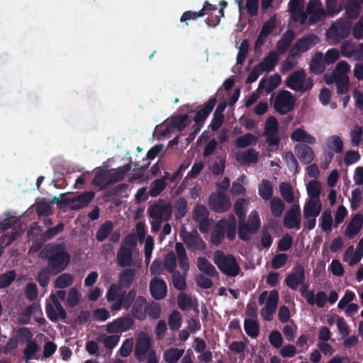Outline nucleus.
I'll list each match as a JSON object with an SVG mask.
<instances>
[{
    "instance_id": "21",
    "label": "nucleus",
    "mask_w": 363,
    "mask_h": 363,
    "mask_svg": "<svg viewBox=\"0 0 363 363\" xmlns=\"http://www.w3.org/2000/svg\"><path fill=\"white\" fill-rule=\"evenodd\" d=\"M147 306L145 298L142 296H138L131 308L133 316L139 320H145L147 315Z\"/></svg>"
},
{
    "instance_id": "3",
    "label": "nucleus",
    "mask_w": 363,
    "mask_h": 363,
    "mask_svg": "<svg viewBox=\"0 0 363 363\" xmlns=\"http://www.w3.org/2000/svg\"><path fill=\"white\" fill-rule=\"evenodd\" d=\"M285 85L295 91L306 92L310 91L313 86V79L311 77L306 79V71L303 69L294 71L285 80Z\"/></svg>"
},
{
    "instance_id": "33",
    "label": "nucleus",
    "mask_w": 363,
    "mask_h": 363,
    "mask_svg": "<svg viewBox=\"0 0 363 363\" xmlns=\"http://www.w3.org/2000/svg\"><path fill=\"white\" fill-rule=\"evenodd\" d=\"M197 267L200 272L211 277L218 275L215 267L205 257H200L197 259Z\"/></svg>"
},
{
    "instance_id": "58",
    "label": "nucleus",
    "mask_w": 363,
    "mask_h": 363,
    "mask_svg": "<svg viewBox=\"0 0 363 363\" xmlns=\"http://www.w3.org/2000/svg\"><path fill=\"white\" fill-rule=\"evenodd\" d=\"M136 296V291L134 289L130 290L128 293L123 291L120 299L123 305V308L128 309L134 302Z\"/></svg>"
},
{
    "instance_id": "37",
    "label": "nucleus",
    "mask_w": 363,
    "mask_h": 363,
    "mask_svg": "<svg viewBox=\"0 0 363 363\" xmlns=\"http://www.w3.org/2000/svg\"><path fill=\"white\" fill-rule=\"evenodd\" d=\"M131 169V164L130 163H128L124 164L122 167H120L115 169L113 173H110V179H109V184H114L118 182L122 181L124 178L125 174Z\"/></svg>"
},
{
    "instance_id": "9",
    "label": "nucleus",
    "mask_w": 363,
    "mask_h": 363,
    "mask_svg": "<svg viewBox=\"0 0 363 363\" xmlns=\"http://www.w3.org/2000/svg\"><path fill=\"white\" fill-rule=\"evenodd\" d=\"M134 323L133 318L130 314H127L108 323L106 331L110 334L122 333L130 330Z\"/></svg>"
},
{
    "instance_id": "1",
    "label": "nucleus",
    "mask_w": 363,
    "mask_h": 363,
    "mask_svg": "<svg viewBox=\"0 0 363 363\" xmlns=\"http://www.w3.org/2000/svg\"><path fill=\"white\" fill-rule=\"evenodd\" d=\"M42 252L48 261V266L52 270V274L57 275L63 272L70 262V255L65 245L57 242L47 245Z\"/></svg>"
},
{
    "instance_id": "30",
    "label": "nucleus",
    "mask_w": 363,
    "mask_h": 363,
    "mask_svg": "<svg viewBox=\"0 0 363 363\" xmlns=\"http://www.w3.org/2000/svg\"><path fill=\"white\" fill-rule=\"evenodd\" d=\"M291 139L293 141L299 143H306L308 144L313 145L315 143L316 140L315 137L308 133L303 128L295 129L291 135Z\"/></svg>"
},
{
    "instance_id": "31",
    "label": "nucleus",
    "mask_w": 363,
    "mask_h": 363,
    "mask_svg": "<svg viewBox=\"0 0 363 363\" xmlns=\"http://www.w3.org/2000/svg\"><path fill=\"white\" fill-rule=\"evenodd\" d=\"M279 60V55L276 52H270L261 62L257 64L263 72H270L274 69Z\"/></svg>"
},
{
    "instance_id": "43",
    "label": "nucleus",
    "mask_w": 363,
    "mask_h": 363,
    "mask_svg": "<svg viewBox=\"0 0 363 363\" xmlns=\"http://www.w3.org/2000/svg\"><path fill=\"white\" fill-rule=\"evenodd\" d=\"M184 350L177 347H171L164 353V359L167 363H176L184 354Z\"/></svg>"
},
{
    "instance_id": "60",
    "label": "nucleus",
    "mask_w": 363,
    "mask_h": 363,
    "mask_svg": "<svg viewBox=\"0 0 363 363\" xmlns=\"http://www.w3.org/2000/svg\"><path fill=\"white\" fill-rule=\"evenodd\" d=\"M351 144L354 147H358L362 141L363 135V128L360 125H355L350 132Z\"/></svg>"
},
{
    "instance_id": "34",
    "label": "nucleus",
    "mask_w": 363,
    "mask_h": 363,
    "mask_svg": "<svg viewBox=\"0 0 363 363\" xmlns=\"http://www.w3.org/2000/svg\"><path fill=\"white\" fill-rule=\"evenodd\" d=\"M325 147L328 150L339 154L343 150V141L339 135H330L326 138Z\"/></svg>"
},
{
    "instance_id": "48",
    "label": "nucleus",
    "mask_w": 363,
    "mask_h": 363,
    "mask_svg": "<svg viewBox=\"0 0 363 363\" xmlns=\"http://www.w3.org/2000/svg\"><path fill=\"white\" fill-rule=\"evenodd\" d=\"M182 316L179 311L174 310L169 316L168 323L170 330L175 332L177 331L182 325Z\"/></svg>"
},
{
    "instance_id": "63",
    "label": "nucleus",
    "mask_w": 363,
    "mask_h": 363,
    "mask_svg": "<svg viewBox=\"0 0 363 363\" xmlns=\"http://www.w3.org/2000/svg\"><path fill=\"white\" fill-rule=\"evenodd\" d=\"M340 53L345 57L356 55L354 45L350 40L345 41L340 46Z\"/></svg>"
},
{
    "instance_id": "49",
    "label": "nucleus",
    "mask_w": 363,
    "mask_h": 363,
    "mask_svg": "<svg viewBox=\"0 0 363 363\" xmlns=\"http://www.w3.org/2000/svg\"><path fill=\"white\" fill-rule=\"evenodd\" d=\"M281 196L289 203L294 201V195L291 184L288 182H282L279 186Z\"/></svg>"
},
{
    "instance_id": "54",
    "label": "nucleus",
    "mask_w": 363,
    "mask_h": 363,
    "mask_svg": "<svg viewBox=\"0 0 363 363\" xmlns=\"http://www.w3.org/2000/svg\"><path fill=\"white\" fill-rule=\"evenodd\" d=\"M73 277L70 274H62L55 281L54 286L57 289H64L72 284Z\"/></svg>"
},
{
    "instance_id": "47",
    "label": "nucleus",
    "mask_w": 363,
    "mask_h": 363,
    "mask_svg": "<svg viewBox=\"0 0 363 363\" xmlns=\"http://www.w3.org/2000/svg\"><path fill=\"white\" fill-rule=\"evenodd\" d=\"M279 132V122L274 116H269L265 122L264 135H276Z\"/></svg>"
},
{
    "instance_id": "64",
    "label": "nucleus",
    "mask_w": 363,
    "mask_h": 363,
    "mask_svg": "<svg viewBox=\"0 0 363 363\" xmlns=\"http://www.w3.org/2000/svg\"><path fill=\"white\" fill-rule=\"evenodd\" d=\"M80 298L81 295L78 290L76 288L72 287L69 291L67 298V304L69 307H74L79 304Z\"/></svg>"
},
{
    "instance_id": "50",
    "label": "nucleus",
    "mask_w": 363,
    "mask_h": 363,
    "mask_svg": "<svg viewBox=\"0 0 363 363\" xmlns=\"http://www.w3.org/2000/svg\"><path fill=\"white\" fill-rule=\"evenodd\" d=\"M51 274H52V270L48 266L38 272L37 281L41 287H46L48 285Z\"/></svg>"
},
{
    "instance_id": "23",
    "label": "nucleus",
    "mask_w": 363,
    "mask_h": 363,
    "mask_svg": "<svg viewBox=\"0 0 363 363\" xmlns=\"http://www.w3.org/2000/svg\"><path fill=\"white\" fill-rule=\"evenodd\" d=\"M117 264L123 268L132 265L133 250L130 247L121 246L116 256Z\"/></svg>"
},
{
    "instance_id": "39",
    "label": "nucleus",
    "mask_w": 363,
    "mask_h": 363,
    "mask_svg": "<svg viewBox=\"0 0 363 363\" xmlns=\"http://www.w3.org/2000/svg\"><path fill=\"white\" fill-rule=\"evenodd\" d=\"M174 208L175 210L174 216L176 220H181L186 216L188 211L186 200L183 197L179 198L176 200Z\"/></svg>"
},
{
    "instance_id": "25",
    "label": "nucleus",
    "mask_w": 363,
    "mask_h": 363,
    "mask_svg": "<svg viewBox=\"0 0 363 363\" xmlns=\"http://www.w3.org/2000/svg\"><path fill=\"white\" fill-rule=\"evenodd\" d=\"M109 171L100 168L96 172L91 184L93 186L99 187L100 190H104L108 186L111 185V184H109Z\"/></svg>"
},
{
    "instance_id": "35",
    "label": "nucleus",
    "mask_w": 363,
    "mask_h": 363,
    "mask_svg": "<svg viewBox=\"0 0 363 363\" xmlns=\"http://www.w3.org/2000/svg\"><path fill=\"white\" fill-rule=\"evenodd\" d=\"M113 223L111 220H106L100 225L96 233V239L98 242L106 240L113 230Z\"/></svg>"
},
{
    "instance_id": "16",
    "label": "nucleus",
    "mask_w": 363,
    "mask_h": 363,
    "mask_svg": "<svg viewBox=\"0 0 363 363\" xmlns=\"http://www.w3.org/2000/svg\"><path fill=\"white\" fill-rule=\"evenodd\" d=\"M150 291L155 300L164 298L167 293L166 282L162 278L152 279L150 283Z\"/></svg>"
},
{
    "instance_id": "32",
    "label": "nucleus",
    "mask_w": 363,
    "mask_h": 363,
    "mask_svg": "<svg viewBox=\"0 0 363 363\" xmlns=\"http://www.w3.org/2000/svg\"><path fill=\"white\" fill-rule=\"evenodd\" d=\"M236 160L238 162L245 164H255L258 161V152L254 148H250L240 154H238Z\"/></svg>"
},
{
    "instance_id": "61",
    "label": "nucleus",
    "mask_w": 363,
    "mask_h": 363,
    "mask_svg": "<svg viewBox=\"0 0 363 363\" xmlns=\"http://www.w3.org/2000/svg\"><path fill=\"white\" fill-rule=\"evenodd\" d=\"M16 277L14 270H10L0 275V289L9 286L15 280Z\"/></svg>"
},
{
    "instance_id": "17",
    "label": "nucleus",
    "mask_w": 363,
    "mask_h": 363,
    "mask_svg": "<svg viewBox=\"0 0 363 363\" xmlns=\"http://www.w3.org/2000/svg\"><path fill=\"white\" fill-rule=\"evenodd\" d=\"M217 100L215 97H211L203 106H199L194 121L196 124H203L204 121L208 118L213 107L215 106Z\"/></svg>"
},
{
    "instance_id": "51",
    "label": "nucleus",
    "mask_w": 363,
    "mask_h": 363,
    "mask_svg": "<svg viewBox=\"0 0 363 363\" xmlns=\"http://www.w3.org/2000/svg\"><path fill=\"white\" fill-rule=\"evenodd\" d=\"M122 289L118 284H111L106 294V301L113 302L115 300L120 298Z\"/></svg>"
},
{
    "instance_id": "24",
    "label": "nucleus",
    "mask_w": 363,
    "mask_h": 363,
    "mask_svg": "<svg viewBox=\"0 0 363 363\" xmlns=\"http://www.w3.org/2000/svg\"><path fill=\"white\" fill-rule=\"evenodd\" d=\"M363 224V215L360 213H357L353 216L350 223H348L345 234L350 238H353L361 230Z\"/></svg>"
},
{
    "instance_id": "53",
    "label": "nucleus",
    "mask_w": 363,
    "mask_h": 363,
    "mask_svg": "<svg viewBox=\"0 0 363 363\" xmlns=\"http://www.w3.org/2000/svg\"><path fill=\"white\" fill-rule=\"evenodd\" d=\"M306 13L312 14L317 19H320L324 15L323 9L319 8V2L317 0H311L306 6Z\"/></svg>"
},
{
    "instance_id": "38",
    "label": "nucleus",
    "mask_w": 363,
    "mask_h": 363,
    "mask_svg": "<svg viewBox=\"0 0 363 363\" xmlns=\"http://www.w3.org/2000/svg\"><path fill=\"white\" fill-rule=\"evenodd\" d=\"M319 220V225L322 230L326 233H330L333 226V217L330 209L324 211Z\"/></svg>"
},
{
    "instance_id": "27",
    "label": "nucleus",
    "mask_w": 363,
    "mask_h": 363,
    "mask_svg": "<svg viewBox=\"0 0 363 363\" xmlns=\"http://www.w3.org/2000/svg\"><path fill=\"white\" fill-rule=\"evenodd\" d=\"M322 210V204L320 201H313L309 199L303 207V217L305 219L319 216Z\"/></svg>"
},
{
    "instance_id": "12",
    "label": "nucleus",
    "mask_w": 363,
    "mask_h": 363,
    "mask_svg": "<svg viewBox=\"0 0 363 363\" xmlns=\"http://www.w3.org/2000/svg\"><path fill=\"white\" fill-rule=\"evenodd\" d=\"M182 240L186 245L187 249L191 252L197 250L203 251L206 249V243L199 235L197 232L192 233L184 231L181 234Z\"/></svg>"
},
{
    "instance_id": "46",
    "label": "nucleus",
    "mask_w": 363,
    "mask_h": 363,
    "mask_svg": "<svg viewBox=\"0 0 363 363\" xmlns=\"http://www.w3.org/2000/svg\"><path fill=\"white\" fill-rule=\"evenodd\" d=\"M316 38V35L313 34L301 38L294 43L295 47L299 48L302 52H305L312 47L314 43V39Z\"/></svg>"
},
{
    "instance_id": "55",
    "label": "nucleus",
    "mask_w": 363,
    "mask_h": 363,
    "mask_svg": "<svg viewBox=\"0 0 363 363\" xmlns=\"http://www.w3.org/2000/svg\"><path fill=\"white\" fill-rule=\"evenodd\" d=\"M163 266L166 270L171 274L177 272V259L173 252H169L165 255L163 261Z\"/></svg>"
},
{
    "instance_id": "5",
    "label": "nucleus",
    "mask_w": 363,
    "mask_h": 363,
    "mask_svg": "<svg viewBox=\"0 0 363 363\" xmlns=\"http://www.w3.org/2000/svg\"><path fill=\"white\" fill-rule=\"evenodd\" d=\"M260 227V219L258 213L253 211L250 213L248 220H238V238L242 241H248L250 235L255 233Z\"/></svg>"
},
{
    "instance_id": "14",
    "label": "nucleus",
    "mask_w": 363,
    "mask_h": 363,
    "mask_svg": "<svg viewBox=\"0 0 363 363\" xmlns=\"http://www.w3.org/2000/svg\"><path fill=\"white\" fill-rule=\"evenodd\" d=\"M208 216L209 212L205 206L196 204L193 212V219L199 223V230L203 233L208 232L209 229Z\"/></svg>"
},
{
    "instance_id": "8",
    "label": "nucleus",
    "mask_w": 363,
    "mask_h": 363,
    "mask_svg": "<svg viewBox=\"0 0 363 363\" xmlns=\"http://www.w3.org/2000/svg\"><path fill=\"white\" fill-rule=\"evenodd\" d=\"M50 298L53 305L50 303H47L45 306V312L50 320L56 323L58 321L59 318L62 320L66 319V311L62 307L56 295L52 294Z\"/></svg>"
},
{
    "instance_id": "28",
    "label": "nucleus",
    "mask_w": 363,
    "mask_h": 363,
    "mask_svg": "<svg viewBox=\"0 0 363 363\" xmlns=\"http://www.w3.org/2000/svg\"><path fill=\"white\" fill-rule=\"evenodd\" d=\"M295 38V32L291 29H288L278 40L277 49L279 54H284L289 48L291 43Z\"/></svg>"
},
{
    "instance_id": "19",
    "label": "nucleus",
    "mask_w": 363,
    "mask_h": 363,
    "mask_svg": "<svg viewBox=\"0 0 363 363\" xmlns=\"http://www.w3.org/2000/svg\"><path fill=\"white\" fill-rule=\"evenodd\" d=\"M295 153L301 162L305 164H310L314 159L313 149L306 144H297L295 146Z\"/></svg>"
},
{
    "instance_id": "18",
    "label": "nucleus",
    "mask_w": 363,
    "mask_h": 363,
    "mask_svg": "<svg viewBox=\"0 0 363 363\" xmlns=\"http://www.w3.org/2000/svg\"><path fill=\"white\" fill-rule=\"evenodd\" d=\"M94 191L83 192L76 196L71 198L70 208L73 211H77L87 206L94 198Z\"/></svg>"
},
{
    "instance_id": "44",
    "label": "nucleus",
    "mask_w": 363,
    "mask_h": 363,
    "mask_svg": "<svg viewBox=\"0 0 363 363\" xmlns=\"http://www.w3.org/2000/svg\"><path fill=\"white\" fill-rule=\"evenodd\" d=\"M306 189L308 196L311 197L310 199H313V201H320V194L321 189L320 183L318 181H310L307 184Z\"/></svg>"
},
{
    "instance_id": "13",
    "label": "nucleus",
    "mask_w": 363,
    "mask_h": 363,
    "mask_svg": "<svg viewBox=\"0 0 363 363\" xmlns=\"http://www.w3.org/2000/svg\"><path fill=\"white\" fill-rule=\"evenodd\" d=\"M301 209L298 204L293 205L284 215L283 224L287 229H296L301 228Z\"/></svg>"
},
{
    "instance_id": "41",
    "label": "nucleus",
    "mask_w": 363,
    "mask_h": 363,
    "mask_svg": "<svg viewBox=\"0 0 363 363\" xmlns=\"http://www.w3.org/2000/svg\"><path fill=\"white\" fill-rule=\"evenodd\" d=\"M257 138L250 133H245L235 140V146L239 149L245 148L252 144H256Z\"/></svg>"
},
{
    "instance_id": "36",
    "label": "nucleus",
    "mask_w": 363,
    "mask_h": 363,
    "mask_svg": "<svg viewBox=\"0 0 363 363\" xmlns=\"http://www.w3.org/2000/svg\"><path fill=\"white\" fill-rule=\"evenodd\" d=\"M325 67L323 62L321 52L316 53L310 62V72L315 74H320L325 71Z\"/></svg>"
},
{
    "instance_id": "29",
    "label": "nucleus",
    "mask_w": 363,
    "mask_h": 363,
    "mask_svg": "<svg viewBox=\"0 0 363 363\" xmlns=\"http://www.w3.org/2000/svg\"><path fill=\"white\" fill-rule=\"evenodd\" d=\"M136 271L128 268L122 271L118 277V284L123 289H128L133 284L135 279Z\"/></svg>"
},
{
    "instance_id": "6",
    "label": "nucleus",
    "mask_w": 363,
    "mask_h": 363,
    "mask_svg": "<svg viewBox=\"0 0 363 363\" xmlns=\"http://www.w3.org/2000/svg\"><path fill=\"white\" fill-rule=\"evenodd\" d=\"M295 106V98L289 91H279L274 100V108L280 115H286L291 112Z\"/></svg>"
},
{
    "instance_id": "22",
    "label": "nucleus",
    "mask_w": 363,
    "mask_h": 363,
    "mask_svg": "<svg viewBox=\"0 0 363 363\" xmlns=\"http://www.w3.org/2000/svg\"><path fill=\"white\" fill-rule=\"evenodd\" d=\"M151 345L150 337L143 334L138 338L135 347V356L139 360L142 361V357H144L149 351Z\"/></svg>"
},
{
    "instance_id": "56",
    "label": "nucleus",
    "mask_w": 363,
    "mask_h": 363,
    "mask_svg": "<svg viewBox=\"0 0 363 363\" xmlns=\"http://www.w3.org/2000/svg\"><path fill=\"white\" fill-rule=\"evenodd\" d=\"M190 122L188 115H179L172 118V124L181 132L189 125Z\"/></svg>"
},
{
    "instance_id": "4",
    "label": "nucleus",
    "mask_w": 363,
    "mask_h": 363,
    "mask_svg": "<svg viewBox=\"0 0 363 363\" xmlns=\"http://www.w3.org/2000/svg\"><path fill=\"white\" fill-rule=\"evenodd\" d=\"M352 23L345 17L338 18L326 32V36L333 43L337 44L346 39L351 31Z\"/></svg>"
},
{
    "instance_id": "26",
    "label": "nucleus",
    "mask_w": 363,
    "mask_h": 363,
    "mask_svg": "<svg viewBox=\"0 0 363 363\" xmlns=\"http://www.w3.org/2000/svg\"><path fill=\"white\" fill-rule=\"evenodd\" d=\"M344 8L345 12L342 17H345L351 21L359 17L362 9V6L357 0H348Z\"/></svg>"
},
{
    "instance_id": "11",
    "label": "nucleus",
    "mask_w": 363,
    "mask_h": 363,
    "mask_svg": "<svg viewBox=\"0 0 363 363\" xmlns=\"http://www.w3.org/2000/svg\"><path fill=\"white\" fill-rule=\"evenodd\" d=\"M305 269L303 265L297 262L293 267L291 272L285 278L284 282L287 286L293 290L305 282Z\"/></svg>"
},
{
    "instance_id": "52",
    "label": "nucleus",
    "mask_w": 363,
    "mask_h": 363,
    "mask_svg": "<svg viewBox=\"0 0 363 363\" xmlns=\"http://www.w3.org/2000/svg\"><path fill=\"white\" fill-rule=\"evenodd\" d=\"M39 350V347L35 340H29L26 342V348L23 350V354L26 362L28 363L30 359H33L34 355Z\"/></svg>"
},
{
    "instance_id": "42",
    "label": "nucleus",
    "mask_w": 363,
    "mask_h": 363,
    "mask_svg": "<svg viewBox=\"0 0 363 363\" xmlns=\"http://www.w3.org/2000/svg\"><path fill=\"white\" fill-rule=\"evenodd\" d=\"M269 206L272 215L275 218H279L283 213L285 204L281 199L274 197L270 200Z\"/></svg>"
},
{
    "instance_id": "2",
    "label": "nucleus",
    "mask_w": 363,
    "mask_h": 363,
    "mask_svg": "<svg viewBox=\"0 0 363 363\" xmlns=\"http://www.w3.org/2000/svg\"><path fill=\"white\" fill-rule=\"evenodd\" d=\"M213 259L221 273L228 277H235L240 272V267L233 255L216 250Z\"/></svg>"
},
{
    "instance_id": "15",
    "label": "nucleus",
    "mask_w": 363,
    "mask_h": 363,
    "mask_svg": "<svg viewBox=\"0 0 363 363\" xmlns=\"http://www.w3.org/2000/svg\"><path fill=\"white\" fill-rule=\"evenodd\" d=\"M279 302L278 291L274 289L270 291L268 299L267 300L265 307L261 311V315L267 321H271L273 315L276 311Z\"/></svg>"
},
{
    "instance_id": "45",
    "label": "nucleus",
    "mask_w": 363,
    "mask_h": 363,
    "mask_svg": "<svg viewBox=\"0 0 363 363\" xmlns=\"http://www.w3.org/2000/svg\"><path fill=\"white\" fill-rule=\"evenodd\" d=\"M244 329L247 335L252 338L257 337L259 333V326L258 323L252 319H245L244 322Z\"/></svg>"
},
{
    "instance_id": "57",
    "label": "nucleus",
    "mask_w": 363,
    "mask_h": 363,
    "mask_svg": "<svg viewBox=\"0 0 363 363\" xmlns=\"http://www.w3.org/2000/svg\"><path fill=\"white\" fill-rule=\"evenodd\" d=\"M167 183L163 179H155L151 184L149 194L152 197L157 196L165 189Z\"/></svg>"
},
{
    "instance_id": "7",
    "label": "nucleus",
    "mask_w": 363,
    "mask_h": 363,
    "mask_svg": "<svg viewBox=\"0 0 363 363\" xmlns=\"http://www.w3.org/2000/svg\"><path fill=\"white\" fill-rule=\"evenodd\" d=\"M208 206L212 211L221 213L230 209L231 202L230 197L225 192L218 190L217 193H213L210 196Z\"/></svg>"
},
{
    "instance_id": "62",
    "label": "nucleus",
    "mask_w": 363,
    "mask_h": 363,
    "mask_svg": "<svg viewBox=\"0 0 363 363\" xmlns=\"http://www.w3.org/2000/svg\"><path fill=\"white\" fill-rule=\"evenodd\" d=\"M284 160L290 171H293L294 174L298 172V163L291 151H288L285 153Z\"/></svg>"
},
{
    "instance_id": "59",
    "label": "nucleus",
    "mask_w": 363,
    "mask_h": 363,
    "mask_svg": "<svg viewBox=\"0 0 363 363\" xmlns=\"http://www.w3.org/2000/svg\"><path fill=\"white\" fill-rule=\"evenodd\" d=\"M219 222L216 225V228L212 231L211 235V242L215 245H220L225 238L224 229L221 227Z\"/></svg>"
},
{
    "instance_id": "40",
    "label": "nucleus",
    "mask_w": 363,
    "mask_h": 363,
    "mask_svg": "<svg viewBox=\"0 0 363 363\" xmlns=\"http://www.w3.org/2000/svg\"><path fill=\"white\" fill-rule=\"evenodd\" d=\"M258 193L264 200H269L273 195V186L270 181L263 179L258 187Z\"/></svg>"
},
{
    "instance_id": "20",
    "label": "nucleus",
    "mask_w": 363,
    "mask_h": 363,
    "mask_svg": "<svg viewBox=\"0 0 363 363\" xmlns=\"http://www.w3.org/2000/svg\"><path fill=\"white\" fill-rule=\"evenodd\" d=\"M281 82V76L278 74L270 76L269 79L262 78L259 82L258 91H264L268 94L277 88Z\"/></svg>"
},
{
    "instance_id": "10",
    "label": "nucleus",
    "mask_w": 363,
    "mask_h": 363,
    "mask_svg": "<svg viewBox=\"0 0 363 363\" xmlns=\"http://www.w3.org/2000/svg\"><path fill=\"white\" fill-rule=\"evenodd\" d=\"M147 213L153 220L168 221L172 216V207L170 203H156L148 206Z\"/></svg>"
}]
</instances>
